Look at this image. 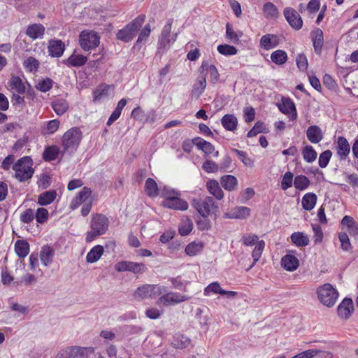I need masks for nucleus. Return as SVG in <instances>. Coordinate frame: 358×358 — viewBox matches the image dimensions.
Returning a JSON list of instances; mask_svg holds the SVG:
<instances>
[{
	"label": "nucleus",
	"mask_w": 358,
	"mask_h": 358,
	"mask_svg": "<svg viewBox=\"0 0 358 358\" xmlns=\"http://www.w3.org/2000/svg\"><path fill=\"white\" fill-rule=\"evenodd\" d=\"M83 138V133L79 127H72L66 131L62 138L64 152L69 154L77 150Z\"/></svg>",
	"instance_id": "nucleus-1"
},
{
	"label": "nucleus",
	"mask_w": 358,
	"mask_h": 358,
	"mask_svg": "<svg viewBox=\"0 0 358 358\" xmlns=\"http://www.w3.org/2000/svg\"><path fill=\"white\" fill-rule=\"evenodd\" d=\"M32 165V159L29 156H25L19 159L13 165V169L15 171V178L20 182H24L30 179L34 173Z\"/></svg>",
	"instance_id": "nucleus-2"
},
{
	"label": "nucleus",
	"mask_w": 358,
	"mask_h": 358,
	"mask_svg": "<svg viewBox=\"0 0 358 358\" xmlns=\"http://www.w3.org/2000/svg\"><path fill=\"white\" fill-rule=\"evenodd\" d=\"M145 20V15H140L117 34V38L124 42L131 41L142 27Z\"/></svg>",
	"instance_id": "nucleus-3"
},
{
	"label": "nucleus",
	"mask_w": 358,
	"mask_h": 358,
	"mask_svg": "<svg viewBox=\"0 0 358 358\" xmlns=\"http://www.w3.org/2000/svg\"><path fill=\"white\" fill-rule=\"evenodd\" d=\"M320 301L327 307L333 306L338 296V292L333 286L327 283L320 287L317 291Z\"/></svg>",
	"instance_id": "nucleus-4"
},
{
	"label": "nucleus",
	"mask_w": 358,
	"mask_h": 358,
	"mask_svg": "<svg viewBox=\"0 0 358 358\" xmlns=\"http://www.w3.org/2000/svg\"><path fill=\"white\" fill-rule=\"evenodd\" d=\"M192 205L202 217H208L211 212L216 210L218 208L215 204L214 199L211 196H206L204 199H194Z\"/></svg>",
	"instance_id": "nucleus-5"
},
{
	"label": "nucleus",
	"mask_w": 358,
	"mask_h": 358,
	"mask_svg": "<svg viewBox=\"0 0 358 358\" xmlns=\"http://www.w3.org/2000/svg\"><path fill=\"white\" fill-rule=\"evenodd\" d=\"M80 45L85 51L96 48L100 43V36L96 31H82L79 35Z\"/></svg>",
	"instance_id": "nucleus-6"
},
{
	"label": "nucleus",
	"mask_w": 358,
	"mask_h": 358,
	"mask_svg": "<svg viewBox=\"0 0 358 358\" xmlns=\"http://www.w3.org/2000/svg\"><path fill=\"white\" fill-rule=\"evenodd\" d=\"M115 269L118 272L129 271L134 274H141L145 273L148 268L143 263L121 261L115 265Z\"/></svg>",
	"instance_id": "nucleus-7"
},
{
	"label": "nucleus",
	"mask_w": 358,
	"mask_h": 358,
	"mask_svg": "<svg viewBox=\"0 0 358 358\" xmlns=\"http://www.w3.org/2000/svg\"><path fill=\"white\" fill-rule=\"evenodd\" d=\"M162 287L157 285H143L135 292V296L142 299L154 298L162 293Z\"/></svg>",
	"instance_id": "nucleus-8"
},
{
	"label": "nucleus",
	"mask_w": 358,
	"mask_h": 358,
	"mask_svg": "<svg viewBox=\"0 0 358 358\" xmlns=\"http://www.w3.org/2000/svg\"><path fill=\"white\" fill-rule=\"evenodd\" d=\"M162 206L164 208L175 210L185 211L188 209V203L180 198V195H176L173 197H169L166 200L162 201Z\"/></svg>",
	"instance_id": "nucleus-9"
},
{
	"label": "nucleus",
	"mask_w": 358,
	"mask_h": 358,
	"mask_svg": "<svg viewBox=\"0 0 358 358\" xmlns=\"http://www.w3.org/2000/svg\"><path fill=\"white\" fill-rule=\"evenodd\" d=\"M108 219L103 214H96L92 217L90 227L95 229L98 234H104L108 228Z\"/></svg>",
	"instance_id": "nucleus-10"
},
{
	"label": "nucleus",
	"mask_w": 358,
	"mask_h": 358,
	"mask_svg": "<svg viewBox=\"0 0 358 358\" xmlns=\"http://www.w3.org/2000/svg\"><path fill=\"white\" fill-rule=\"evenodd\" d=\"M173 22V19H169L162 31L161 38L159 41L160 48H169L170 43H173L176 40L177 34H175L171 38L170 36Z\"/></svg>",
	"instance_id": "nucleus-11"
},
{
	"label": "nucleus",
	"mask_w": 358,
	"mask_h": 358,
	"mask_svg": "<svg viewBox=\"0 0 358 358\" xmlns=\"http://www.w3.org/2000/svg\"><path fill=\"white\" fill-rule=\"evenodd\" d=\"M190 297L187 295H182L176 292H169L162 295L159 298V301L164 306H169L188 301Z\"/></svg>",
	"instance_id": "nucleus-12"
},
{
	"label": "nucleus",
	"mask_w": 358,
	"mask_h": 358,
	"mask_svg": "<svg viewBox=\"0 0 358 358\" xmlns=\"http://www.w3.org/2000/svg\"><path fill=\"white\" fill-rule=\"evenodd\" d=\"M284 15L289 25L299 30L302 27L303 21L297 12L292 8H286L284 10Z\"/></svg>",
	"instance_id": "nucleus-13"
},
{
	"label": "nucleus",
	"mask_w": 358,
	"mask_h": 358,
	"mask_svg": "<svg viewBox=\"0 0 358 358\" xmlns=\"http://www.w3.org/2000/svg\"><path fill=\"white\" fill-rule=\"evenodd\" d=\"M353 311V301L351 298H345L337 308L338 316L344 320L348 319Z\"/></svg>",
	"instance_id": "nucleus-14"
},
{
	"label": "nucleus",
	"mask_w": 358,
	"mask_h": 358,
	"mask_svg": "<svg viewBox=\"0 0 358 358\" xmlns=\"http://www.w3.org/2000/svg\"><path fill=\"white\" fill-rule=\"evenodd\" d=\"M48 52L52 57H59L62 55L65 45L61 41L58 39H52L48 42Z\"/></svg>",
	"instance_id": "nucleus-15"
},
{
	"label": "nucleus",
	"mask_w": 358,
	"mask_h": 358,
	"mask_svg": "<svg viewBox=\"0 0 358 358\" xmlns=\"http://www.w3.org/2000/svg\"><path fill=\"white\" fill-rule=\"evenodd\" d=\"M313 43L314 50L317 55H320L324 44V34L322 29L317 28L310 33Z\"/></svg>",
	"instance_id": "nucleus-16"
},
{
	"label": "nucleus",
	"mask_w": 358,
	"mask_h": 358,
	"mask_svg": "<svg viewBox=\"0 0 358 358\" xmlns=\"http://www.w3.org/2000/svg\"><path fill=\"white\" fill-rule=\"evenodd\" d=\"M299 265V259L294 255H286L281 259L282 267L288 271H295Z\"/></svg>",
	"instance_id": "nucleus-17"
},
{
	"label": "nucleus",
	"mask_w": 358,
	"mask_h": 358,
	"mask_svg": "<svg viewBox=\"0 0 358 358\" xmlns=\"http://www.w3.org/2000/svg\"><path fill=\"white\" fill-rule=\"evenodd\" d=\"M337 154L341 159H345L350 152V145L347 139L343 136L337 138Z\"/></svg>",
	"instance_id": "nucleus-18"
},
{
	"label": "nucleus",
	"mask_w": 358,
	"mask_h": 358,
	"mask_svg": "<svg viewBox=\"0 0 358 358\" xmlns=\"http://www.w3.org/2000/svg\"><path fill=\"white\" fill-rule=\"evenodd\" d=\"M306 136L313 143H318L323 138L322 130L317 125L310 126L306 131Z\"/></svg>",
	"instance_id": "nucleus-19"
},
{
	"label": "nucleus",
	"mask_w": 358,
	"mask_h": 358,
	"mask_svg": "<svg viewBox=\"0 0 358 358\" xmlns=\"http://www.w3.org/2000/svg\"><path fill=\"white\" fill-rule=\"evenodd\" d=\"M91 190L90 188L85 187L80 191L77 196L73 199L71 202L70 207L72 210H75L78 208L80 204L84 202L87 197L90 195Z\"/></svg>",
	"instance_id": "nucleus-20"
},
{
	"label": "nucleus",
	"mask_w": 358,
	"mask_h": 358,
	"mask_svg": "<svg viewBox=\"0 0 358 358\" xmlns=\"http://www.w3.org/2000/svg\"><path fill=\"white\" fill-rule=\"evenodd\" d=\"M221 123L226 130L234 131L237 128L238 120L233 114H226L222 117Z\"/></svg>",
	"instance_id": "nucleus-21"
},
{
	"label": "nucleus",
	"mask_w": 358,
	"mask_h": 358,
	"mask_svg": "<svg viewBox=\"0 0 358 358\" xmlns=\"http://www.w3.org/2000/svg\"><path fill=\"white\" fill-rule=\"evenodd\" d=\"M194 143L197 149L202 150L206 155H208L215 151L214 145L211 143L203 139L202 138H194Z\"/></svg>",
	"instance_id": "nucleus-22"
},
{
	"label": "nucleus",
	"mask_w": 358,
	"mask_h": 358,
	"mask_svg": "<svg viewBox=\"0 0 358 358\" xmlns=\"http://www.w3.org/2000/svg\"><path fill=\"white\" fill-rule=\"evenodd\" d=\"M317 197L315 193L308 192L304 194L301 200V205L304 210L310 211L317 203Z\"/></svg>",
	"instance_id": "nucleus-23"
},
{
	"label": "nucleus",
	"mask_w": 358,
	"mask_h": 358,
	"mask_svg": "<svg viewBox=\"0 0 358 358\" xmlns=\"http://www.w3.org/2000/svg\"><path fill=\"white\" fill-rule=\"evenodd\" d=\"M45 27L41 24H33L29 26L26 30V34L32 39H36L43 36Z\"/></svg>",
	"instance_id": "nucleus-24"
},
{
	"label": "nucleus",
	"mask_w": 358,
	"mask_h": 358,
	"mask_svg": "<svg viewBox=\"0 0 358 358\" xmlns=\"http://www.w3.org/2000/svg\"><path fill=\"white\" fill-rule=\"evenodd\" d=\"M206 187L208 192L217 199L220 200L224 197V192L217 180H210L206 183Z\"/></svg>",
	"instance_id": "nucleus-25"
},
{
	"label": "nucleus",
	"mask_w": 358,
	"mask_h": 358,
	"mask_svg": "<svg viewBox=\"0 0 358 358\" xmlns=\"http://www.w3.org/2000/svg\"><path fill=\"white\" fill-rule=\"evenodd\" d=\"M220 183L227 191H234L238 186L236 178L232 175H225L221 177Z\"/></svg>",
	"instance_id": "nucleus-26"
},
{
	"label": "nucleus",
	"mask_w": 358,
	"mask_h": 358,
	"mask_svg": "<svg viewBox=\"0 0 358 358\" xmlns=\"http://www.w3.org/2000/svg\"><path fill=\"white\" fill-rule=\"evenodd\" d=\"M57 192L55 189L43 192L38 197V203L40 206H48L56 199Z\"/></svg>",
	"instance_id": "nucleus-27"
},
{
	"label": "nucleus",
	"mask_w": 358,
	"mask_h": 358,
	"mask_svg": "<svg viewBox=\"0 0 358 358\" xmlns=\"http://www.w3.org/2000/svg\"><path fill=\"white\" fill-rule=\"evenodd\" d=\"M103 248L100 245L93 247L87 254L86 262L87 263H94L97 262L103 253Z\"/></svg>",
	"instance_id": "nucleus-28"
},
{
	"label": "nucleus",
	"mask_w": 358,
	"mask_h": 358,
	"mask_svg": "<svg viewBox=\"0 0 358 358\" xmlns=\"http://www.w3.org/2000/svg\"><path fill=\"white\" fill-rule=\"evenodd\" d=\"M15 251L20 258H24L29 252V244L26 240H17L15 243Z\"/></svg>",
	"instance_id": "nucleus-29"
},
{
	"label": "nucleus",
	"mask_w": 358,
	"mask_h": 358,
	"mask_svg": "<svg viewBox=\"0 0 358 358\" xmlns=\"http://www.w3.org/2000/svg\"><path fill=\"white\" fill-rule=\"evenodd\" d=\"M260 45L266 50L273 48L278 45V37L273 34L264 35L260 39Z\"/></svg>",
	"instance_id": "nucleus-30"
},
{
	"label": "nucleus",
	"mask_w": 358,
	"mask_h": 358,
	"mask_svg": "<svg viewBox=\"0 0 358 358\" xmlns=\"http://www.w3.org/2000/svg\"><path fill=\"white\" fill-rule=\"evenodd\" d=\"M291 241L297 247H304L309 244V238L308 236L303 232H294L290 236Z\"/></svg>",
	"instance_id": "nucleus-31"
},
{
	"label": "nucleus",
	"mask_w": 358,
	"mask_h": 358,
	"mask_svg": "<svg viewBox=\"0 0 358 358\" xmlns=\"http://www.w3.org/2000/svg\"><path fill=\"white\" fill-rule=\"evenodd\" d=\"M59 154V149L56 145L48 146L43 151V159L45 162L55 160Z\"/></svg>",
	"instance_id": "nucleus-32"
},
{
	"label": "nucleus",
	"mask_w": 358,
	"mask_h": 358,
	"mask_svg": "<svg viewBox=\"0 0 358 358\" xmlns=\"http://www.w3.org/2000/svg\"><path fill=\"white\" fill-rule=\"evenodd\" d=\"M145 191L150 197H156L159 195V189L155 180L148 178L145 184Z\"/></svg>",
	"instance_id": "nucleus-33"
},
{
	"label": "nucleus",
	"mask_w": 358,
	"mask_h": 358,
	"mask_svg": "<svg viewBox=\"0 0 358 358\" xmlns=\"http://www.w3.org/2000/svg\"><path fill=\"white\" fill-rule=\"evenodd\" d=\"M250 208L246 206H237L231 212L229 217L243 220L250 215Z\"/></svg>",
	"instance_id": "nucleus-34"
},
{
	"label": "nucleus",
	"mask_w": 358,
	"mask_h": 358,
	"mask_svg": "<svg viewBox=\"0 0 358 358\" xmlns=\"http://www.w3.org/2000/svg\"><path fill=\"white\" fill-rule=\"evenodd\" d=\"M193 229V223L190 218L186 217L182 219L178 226V232L182 236H187Z\"/></svg>",
	"instance_id": "nucleus-35"
},
{
	"label": "nucleus",
	"mask_w": 358,
	"mask_h": 358,
	"mask_svg": "<svg viewBox=\"0 0 358 358\" xmlns=\"http://www.w3.org/2000/svg\"><path fill=\"white\" fill-rule=\"evenodd\" d=\"M310 185V181L308 177L303 175H298L294 179V187L299 191L306 189Z\"/></svg>",
	"instance_id": "nucleus-36"
},
{
	"label": "nucleus",
	"mask_w": 358,
	"mask_h": 358,
	"mask_svg": "<svg viewBox=\"0 0 358 358\" xmlns=\"http://www.w3.org/2000/svg\"><path fill=\"white\" fill-rule=\"evenodd\" d=\"M190 340L184 335L178 334L174 336L172 345L175 348L184 349L189 346Z\"/></svg>",
	"instance_id": "nucleus-37"
},
{
	"label": "nucleus",
	"mask_w": 358,
	"mask_h": 358,
	"mask_svg": "<svg viewBox=\"0 0 358 358\" xmlns=\"http://www.w3.org/2000/svg\"><path fill=\"white\" fill-rule=\"evenodd\" d=\"M206 62H203L199 69V75L196 82L194 84V90H204L206 86V73H205Z\"/></svg>",
	"instance_id": "nucleus-38"
},
{
	"label": "nucleus",
	"mask_w": 358,
	"mask_h": 358,
	"mask_svg": "<svg viewBox=\"0 0 358 358\" xmlns=\"http://www.w3.org/2000/svg\"><path fill=\"white\" fill-rule=\"evenodd\" d=\"M303 159L308 163L313 162L317 157V152L309 145H306L302 150Z\"/></svg>",
	"instance_id": "nucleus-39"
},
{
	"label": "nucleus",
	"mask_w": 358,
	"mask_h": 358,
	"mask_svg": "<svg viewBox=\"0 0 358 358\" xmlns=\"http://www.w3.org/2000/svg\"><path fill=\"white\" fill-rule=\"evenodd\" d=\"M52 108L58 115H62L67 110L69 103L64 99H57L52 102Z\"/></svg>",
	"instance_id": "nucleus-40"
},
{
	"label": "nucleus",
	"mask_w": 358,
	"mask_h": 358,
	"mask_svg": "<svg viewBox=\"0 0 358 358\" xmlns=\"http://www.w3.org/2000/svg\"><path fill=\"white\" fill-rule=\"evenodd\" d=\"M263 13L266 18H275L279 13L277 7L271 2H267L264 5Z\"/></svg>",
	"instance_id": "nucleus-41"
},
{
	"label": "nucleus",
	"mask_w": 358,
	"mask_h": 358,
	"mask_svg": "<svg viewBox=\"0 0 358 358\" xmlns=\"http://www.w3.org/2000/svg\"><path fill=\"white\" fill-rule=\"evenodd\" d=\"M203 248L202 243L192 242L189 243L185 250V253L189 256H195L199 254Z\"/></svg>",
	"instance_id": "nucleus-42"
},
{
	"label": "nucleus",
	"mask_w": 358,
	"mask_h": 358,
	"mask_svg": "<svg viewBox=\"0 0 358 358\" xmlns=\"http://www.w3.org/2000/svg\"><path fill=\"white\" fill-rule=\"evenodd\" d=\"M324 353V351L316 349H310L299 353L294 356L292 358H315L317 355H318L319 358H321Z\"/></svg>",
	"instance_id": "nucleus-43"
},
{
	"label": "nucleus",
	"mask_w": 358,
	"mask_h": 358,
	"mask_svg": "<svg viewBox=\"0 0 358 358\" xmlns=\"http://www.w3.org/2000/svg\"><path fill=\"white\" fill-rule=\"evenodd\" d=\"M87 60V57L82 55L73 54L67 59L66 63L72 66H80L84 65Z\"/></svg>",
	"instance_id": "nucleus-44"
},
{
	"label": "nucleus",
	"mask_w": 358,
	"mask_h": 358,
	"mask_svg": "<svg viewBox=\"0 0 358 358\" xmlns=\"http://www.w3.org/2000/svg\"><path fill=\"white\" fill-rule=\"evenodd\" d=\"M9 84L12 90H26V85L29 86L27 81L23 82L20 77L16 76H13L10 78Z\"/></svg>",
	"instance_id": "nucleus-45"
},
{
	"label": "nucleus",
	"mask_w": 358,
	"mask_h": 358,
	"mask_svg": "<svg viewBox=\"0 0 358 358\" xmlns=\"http://www.w3.org/2000/svg\"><path fill=\"white\" fill-rule=\"evenodd\" d=\"M271 59L273 62L280 65L286 62L287 55L284 50H278L271 54Z\"/></svg>",
	"instance_id": "nucleus-46"
},
{
	"label": "nucleus",
	"mask_w": 358,
	"mask_h": 358,
	"mask_svg": "<svg viewBox=\"0 0 358 358\" xmlns=\"http://www.w3.org/2000/svg\"><path fill=\"white\" fill-rule=\"evenodd\" d=\"M267 129L262 122L257 121L254 127L248 132L247 136L252 138L256 136L258 134L266 133Z\"/></svg>",
	"instance_id": "nucleus-47"
},
{
	"label": "nucleus",
	"mask_w": 358,
	"mask_h": 358,
	"mask_svg": "<svg viewBox=\"0 0 358 358\" xmlns=\"http://www.w3.org/2000/svg\"><path fill=\"white\" fill-rule=\"evenodd\" d=\"M279 110L284 114H289L296 111L294 103L289 99H282V104L278 106Z\"/></svg>",
	"instance_id": "nucleus-48"
},
{
	"label": "nucleus",
	"mask_w": 358,
	"mask_h": 358,
	"mask_svg": "<svg viewBox=\"0 0 358 358\" xmlns=\"http://www.w3.org/2000/svg\"><path fill=\"white\" fill-rule=\"evenodd\" d=\"M264 246L265 243L264 241H259V242H257V244L256 245L255 248H254L252 252L253 263L251 265L250 268L252 267L261 257Z\"/></svg>",
	"instance_id": "nucleus-49"
},
{
	"label": "nucleus",
	"mask_w": 358,
	"mask_h": 358,
	"mask_svg": "<svg viewBox=\"0 0 358 358\" xmlns=\"http://www.w3.org/2000/svg\"><path fill=\"white\" fill-rule=\"evenodd\" d=\"M231 151L238 155L239 159L244 164L245 166L252 167L254 165L253 160L247 156V153L244 151L239 150L236 148H232Z\"/></svg>",
	"instance_id": "nucleus-50"
},
{
	"label": "nucleus",
	"mask_w": 358,
	"mask_h": 358,
	"mask_svg": "<svg viewBox=\"0 0 358 358\" xmlns=\"http://www.w3.org/2000/svg\"><path fill=\"white\" fill-rule=\"evenodd\" d=\"M338 239L341 242V249L344 251H351L352 247L351 245L348 235L345 232H340L338 234Z\"/></svg>",
	"instance_id": "nucleus-51"
},
{
	"label": "nucleus",
	"mask_w": 358,
	"mask_h": 358,
	"mask_svg": "<svg viewBox=\"0 0 358 358\" xmlns=\"http://www.w3.org/2000/svg\"><path fill=\"white\" fill-rule=\"evenodd\" d=\"M293 178L294 174L292 172L287 171L285 173L281 181L282 189L287 190L288 188L292 186L294 183Z\"/></svg>",
	"instance_id": "nucleus-52"
},
{
	"label": "nucleus",
	"mask_w": 358,
	"mask_h": 358,
	"mask_svg": "<svg viewBox=\"0 0 358 358\" xmlns=\"http://www.w3.org/2000/svg\"><path fill=\"white\" fill-rule=\"evenodd\" d=\"M209 74V78L211 82L216 83L219 79V73L217 68L214 65H208L206 62L205 73Z\"/></svg>",
	"instance_id": "nucleus-53"
},
{
	"label": "nucleus",
	"mask_w": 358,
	"mask_h": 358,
	"mask_svg": "<svg viewBox=\"0 0 358 358\" xmlns=\"http://www.w3.org/2000/svg\"><path fill=\"white\" fill-rule=\"evenodd\" d=\"M331 156L332 152L330 150L322 152L319 156L318 164L320 167L322 169L327 167Z\"/></svg>",
	"instance_id": "nucleus-54"
},
{
	"label": "nucleus",
	"mask_w": 358,
	"mask_h": 358,
	"mask_svg": "<svg viewBox=\"0 0 358 358\" xmlns=\"http://www.w3.org/2000/svg\"><path fill=\"white\" fill-rule=\"evenodd\" d=\"M219 166L222 172H231V169H234L231 158L228 155H226L219 164Z\"/></svg>",
	"instance_id": "nucleus-55"
},
{
	"label": "nucleus",
	"mask_w": 358,
	"mask_h": 358,
	"mask_svg": "<svg viewBox=\"0 0 358 358\" xmlns=\"http://www.w3.org/2000/svg\"><path fill=\"white\" fill-rule=\"evenodd\" d=\"M48 210L45 208H38L35 213L36 222L39 224L45 223L48 219Z\"/></svg>",
	"instance_id": "nucleus-56"
},
{
	"label": "nucleus",
	"mask_w": 358,
	"mask_h": 358,
	"mask_svg": "<svg viewBox=\"0 0 358 358\" xmlns=\"http://www.w3.org/2000/svg\"><path fill=\"white\" fill-rule=\"evenodd\" d=\"M217 51L223 55H234L237 53V49L228 44L220 45L217 47Z\"/></svg>",
	"instance_id": "nucleus-57"
},
{
	"label": "nucleus",
	"mask_w": 358,
	"mask_h": 358,
	"mask_svg": "<svg viewBox=\"0 0 358 358\" xmlns=\"http://www.w3.org/2000/svg\"><path fill=\"white\" fill-rule=\"evenodd\" d=\"M34 210L31 208H27L21 213L20 220L22 223L29 224L34 220Z\"/></svg>",
	"instance_id": "nucleus-58"
},
{
	"label": "nucleus",
	"mask_w": 358,
	"mask_h": 358,
	"mask_svg": "<svg viewBox=\"0 0 358 358\" xmlns=\"http://www.w3.org/2000/svg\"><path fill=\"white\" fill-rule=\"evenodd\" d=\"M52 251L50 248H43L41 252V261L45 265L52 262Z\"/></svg>",
	"instance_id": "nucleus-59"
},
{
	"label": "nucleus",
	"mask_w": 358,
	"mask_h": 358,
	"mask_svg": "<svg viewBox=\"0 0 358 358\" xmlns=\"http://www.w3.org/2000/svg\"><path fill=\"white\" fill-rule=\"evenodd\" d=\"M202 169L207 173H215L220 170L219 164L213 160L207 159L202 164Z\"/></svg>",
	"instance_id": "nucleus-60"
},
{
	"label": "nucleus",
	"mask_w": 358,
	"mask_h": 358,
	"mask_svg": "<svg viewBox=\"0 0 358 358\" xmlns=\"http://www.w3.org/2000/svg\"><path fill=\"white\" fill-rule=\"evenodd\" d=\"M222 291V289L220 287L219 282H211L210 284H209L204 289L203 294L205 296H208L210 293L221 294Z\"/></svg>",
	"instance_id": "nucleus-61"
},
{
	"label": "nucleus",
	"mask_w": 358,
	"mask_h": 358,
	"mask_svg": "<svg viewBox=\"0 0 358 358\" xmlns=\"http://www.w3.org/2000/svg\"><path fill=\"white\" fill-rule=\"evenodd\" d=\"M23 64L27 69H28L30 71H32L38 70L40 63L34 57H29L26 60H24Z\"/></svg>",
	"instance_id": "nucleus-62"
},
{
	"label": "nucleus",
	"mask_w": 358,
	"mask_h": 358,
	"mask_svg": "<svg viewBox=\"0 0 358 358\" xmlns=\"http://www.w3.org/2000/svg\"><path fill=\"white\" fill-rule=\"evenodd\" d=\"M38 185L39 187L45 189L49 187L51 185V177L50 175L45 173H43L40 175Z\"/></svg>",
	"instance_id": "nucleus-63"
},
{
	"label": "nucleus",
	"mask_w": 358,
	"mask_h": 358,
	"mask_svg": "<svg viewBox=\"0 0 358 358\" xmlns=\"http://www.w3.org/2000/svg\"><path fill=\"white\" fill-rule=\"evenodd\" d=\"M76 348H72L69 351L65 350L58 353L55 358H78Z\"/></svg>",
	"instance_id": "nucleus-64"
}]
</instances>
